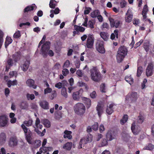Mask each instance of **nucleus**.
<instances>
[{
    "instance_id": "1",
    "label": "nucleus",
    "mask_w": 154,
    "mask_h": 154,
    "mask_svg": "<svg viewBox=\"0 0 154 154\" xmlns=\"http://www.w3.org/2000/svg\"><path fill=\"white\" fill-rule=\"evenodd\" d=\"M128 50L125 46H121L119 48L116 55L118 63H120L123 60Z\"/></svg>"
},
{
    "instance_id": "2",
    "label": "nucleus",
    "mask_w": 154,
    "mask_h": 154,
    "mask_svg": "<svg viewBox=\"0 0 154 154\" xmlns=\"http://www.w3.org/2000/svg\"><path fill=\"white\" fill-rule=\"evenodd\" d=\"M91 77V79L96 82L100 81L101 79L100 73L96 67H93L90 70Z\"/></svg>"
},
{
    "instance_id": "3",
    "label": "nucleus",
    "mask_w": 154,
    "mask_h": 154,
    "mask_svg": "<svg viewBox=\"0 0 154 154\" xmlns=\"http://www.w3.org/2000/svg\"><path fill=\"white\" fill-rule=\"evenodd\" d=\"M74 110L77 115H82L85 112V107L83 104L79 103L74 106Z\"/></svg>"
},
{
    "instance_id": "4",
    "label": "nucleus",
    "mask_w": 154,
    "mask_h": 154,
    "mask_svg": "<svg viewBox=\"0 0 154 154\" xmlns=\"http://www.w3.org/2000/svg\"><path fill=\"white\" fill-rule=\"evenodd\" d=\"M21 127L24 132L25 138L27 142L31 144L32 140L31 136L32 135L31 131L30 130H28V128L24 125H21Z\"/></svg>"
},
{
    "instance_id": "5",
    "label": "nucleus",
    "mask_w": 154,
    "mask_h": 154,
    "mask_svg": "<svg viewBox=\"0 0 154 154\" xmlns=\"http://www.w3.org/2000/svg\"><path fill=\"white\" fill-rule=\"evenodd\" d=\"M138 97L137 93L133 92L129 94L126 96V100H128L130 102L133 103L136 101Z\"/></svg>"
},
{
    "instance_id": "6",
    "label": "nucleus",
    "mask_w": 154,
    "mask_h": 154,
    "mask_svg": "<svg viewBox=\"0 0 154 154\" xmlns=\"http://www.w3.org/2000/svg\"><path fill=\"white\" fill-rule=\"evenodd\" d=\"M50 44L49 42H47L42 47L41 52L44 57H46L48 55V52L50 48Z\"/></svg>"
},
{
    "instance_id": "7",
    "label": "nucleus",
    "mask_w": 154,
    "mask_h": 154,
    "mask_svg": "<svg viewBox=\"0 0 154 154\" xmlns=\"http://www.w3.org/2000/svg\"><path fill=\"white\" fill-rule=\"evenodd\" d=\"M110 22V26L112 28L115 27L116 28L120 27L122 24L121 22L119 20H115L111 17L108 18Z\"/></svg>"
},
{
    "instance_id": "8",
    "label": "nucleus",
    "mask_w": 154,
    "mask_h": 154,
    "mask_svg": "<svg viewBox=\"0 0 154 154\" xmlns=\"http://www.w3.org/2000/svg\"><path fill=\"white\" fill-rule=\"evenodd\" d=\"M94 38L92 35H88L87 39L86 47L88 48H93L94 43Z\"/></svg>"
},
{
    "instance_id": "9",
    "label": "nucleus",
    "mask_w": 154,
    "mask_h": 154,
    "mask_svg": "<svg viewBox=\"0 0 154 154\" xmlns=\"http://www.w3.org/2000/svg\"><path fill=\"white\" fill-rule=\"evenodd\" d=\"M29 64V61L26 59H24L23 60L20 61V65L22 70L25 72L27 70Z\"/></svg>"
},
{
    "instance_id": "10",
    "label": "nucleus",
    "mask_w": 154,
    "mask_h": 154,
    "mask_svg": "<svg viewBox=\"0 0 154 154\" xmlns=\"http://www.w3.org/2000/svg\"><path fill=\"white\" fill-rule=\"evenodd\" d=\"M97 50L100 53L103 54L105 53V49L103 47V42L102 41L98 40L96 44Z\"/></svg>"
},
{
    "instance_id": "11",
    "label": "nucleus",
    "mask_w": 154,
    "mask_h": 154,
    "mask_svg": "<svg viewBox=\"0 0 154 154\" xmlns=\"http://www.w3.org/2000/svg\"><path fill=\"white\" fill-rule=\"evenodd\" d=\"M116 134L115 132L112 130H109L107 132L106 137L107 140L111 141L116 138Z\"/></svg>"
},
{
    "instance_id": "12",
    "label": "nucleus",
    "mask_w": 154,
    "mask_h": 154,
    "mask_svg": "<svg viewBox=\"0 0 154 154\" xmlns=\"http://www.w3.org/2000/svg\"><path fill=\"white\" fill-rule=\"evenodd\" d=\"M132 17L133 14L131 10L129 9L126 14V16L125 18L126 22L128 23L130 22L132 20Z\"/></svg>"
},
{
    "instance_id": "13",
    "label": "nucleus",
    "mask_w": 154,
    "mask_h": 154,
    "mask_svg": "<svg viewBox=\"0 0 154 154\" xmlns=\"http://www.w3.org/2000/svg\"><path fill=\"white\" fill-rule=\"evenodd\" d=\"M7 118L5 116H0V126L1 127L6 126L8 125Z\"/></svg>"
},
{
    "instance_id": "14",
    "label": "nucleus",
    "mask_w": 154,
    "mask_h": 154,
    "mask_svg": "<svg viewBox=\"0 0 154 154\" xmlns=\"http://www.w3.org/2000/svg\"><path fill=\"white\" fill-rule=\"evenodd\" d=\"M17 138L16 137H12L10 138L9 145L10 146L13 147L16 146L17 144Z\"/></svg>"
},
{
    "instance_id": "15",
    "label": "nucleus",
    "mask_w": 154,
    "mask_h": 154,
    "mask_svg": "<svg viewBox=\"0 0 154 154\" xmlns=\"http://www.w3.org/2000/svg\"><path fill=\"white\" fill-rule=\"evenodd\" d=\"M153 65L149 64L146 69V74L147 76H150L152 74Z\"/></svg>"
},
{
    "instance_id": "16",
    "label": "nucleus",
    "mask_w": 154,
    "mask_h": 154,
    "mask_svg": "<svg viewBox=\"0 0 154 154\" xmlns=\"http://www.w3.org/2000/svg\"><path fill=\"white\" fill-rule=\"evenodd\" d=\"M40 106L43 109H49V103L45 100H42L39 102Z\"/></svg>"
},
{
    "instance_id": "17",
    "label": "nucleus",
    "mask_w": 154,
    "mask_h": 154,
    "mask_svg": "<svg viewBox=\"0 0 154 154\" xmlns=\"http://www.w3.org/2000/svg\"><path fill=\"white\" fill-rule=\"evenodd\" d=\"M34 81L31 79H28L26 82V84L28 86L34 89H35L37 87L34 85Z\"/></svg>"
},
{
    "instance_id": "18",
    "label": "nucleus",
    "mask_w": 154,
    "mask_h": 154,
    "mask_svg": "<svg viewBox=\"0 0 154 154\" xmlns=\"http://www.w3.org/2000/svg\"><path fill=\"white\" fill-rule=\"evenodd\" d=\"M82 90L81 89L79 91L74 92L72 94L73 98L74 100H76L79 99V97L81 96Z\"/></svg>"
},
{
    "instance_id": "19",
    "label": "nucleus",
    "mask_w": 154,
    "mask_h": 154,
    "mask_svg": "<svg viewBox=\"0 0 154 154\" xmlns=\"http://www.w3.org/2000/svg\"><path fill=\"white\" fill-rule=\"evenodd\" d=\"M96 110L98 116L99 117H100L103 112V107L100 104H98L96 107Z\"/></svg>"
},
{
    "instance_id": "20",
    "label": "nucleus",
    "mask_w": 154,
    "mask_h": 154,
    "mask_svg": "<svg viewBox=\"0 0 154 154\" xmlns=\"http://www.w3.org/2000/svg\"><path fill=\"white\" fill-rule=\"evenodd\" d=\"M72 146V143L71 142H68L63 145V148L64 149L69 151Z\"/></svg>"
},
{
    "instance_id": "21",
    "label": "nucleus",
    "mask_w": 154,
    "mask_h": 154,
    "mask_svg": "<svg viewBox=\"0 0 154 154\" xmlns=\"http://www.w3.org/2000/svg\"><path fill=\"white\" fill-rule=\"evenodd\" d=\"M100 35L101 38L104 41H106L108 40L109 35L107 32H100Z\"/></svg>"
},
{
    "instance_id": "22",
    "label": "nucleus",
    "mask_w": 154,
    "mask_h": 154,
    "mask_svg": "<svg viewBox=\"0 0 154 154\" xmlns=\"http://www.w3.org/2000/svg\"><path fill=\"white\" fill-rule=\"evenodd\" d=\"M114 105V104L112 103L110 104L109 106H107L106 112L108 115H111L113 112L112 108Z\"/></svg>"
},
{
    "instance_id": "23",
    "label": "nucleus",
    "mask_w": 154,
    "mask_h": 154,
    "mask_svg": "<svg viewBox=\"0 0 154 154\" xmlns=\"http://www.w3.org/2000/svg\"><path fill=\"white\" fill-rule=\"evenodd\" d=\"M82 100L86 104L87 107L88 108L91 105V100L90 99L85 97H83Z\"/></svg>"
},
{
    "instance_id": "24",
    "label": "nucleus",
    "mask_w": 154,
    "mask_h": 154,
    "mask_svg": "<svg viewBox=\"0 0 154 154\" xmlns=\"http://www.w3.org/2000/svg\"><path fill=\"white\" fill-rule=\"evenodd\" d=\"M64 134L63 137L65 138H68L70 139L72 138V136L71 135L72 132L70 131L66 130L64 132Z\"/></svg>"
},
{
    "instance_id": "25",
    "label": "nucleus",
    "mask_w": 154,
    "mask_h": 154,
    "mask_svg": "<svg viewBox=\"0 0 154 154\" xmlns=\"http://www.w3.org/2000/svg\"><path fill=\"white\" fill-rule=\"evenodd\" d=\"M12 57L15 62H17L20 60L21 56L19 53L17 52L13 54Z\"/></svg>"
},
{
    "instance_id": "26",
    "label": "nucleus",
    "mask_w": 154,
    "mask_h": 154,
    "mask_svg": "<svg viewBox=\"0 0 154 154\" xmlns=\"http://www.w3.org/2000/svg\"><path fill=\"white\" fill-rule=\"evenodd\" d=\"M6 141V136L4 133L0 134V144L1 145L4 143Z\"/></svg>"
},
{
    "instance_id": "27",
    "label": "nucleus",
    "mask_w": 154,
    "mask_h": 154,
    "mask_svg": "<svg viewBox=\"0 0 154 154\" xmlns=\"http://www.w3.org/2000/svg\"><path fill=\"white\" fill-rule=\"evenodd\" d=\"M115 37L117 39L118 38V29L115 30L110 36L111 39L112 40L114 39Z\"/></svg>"
},
{
    "instance_id": "28",
    "label": "nucleus",
    "mask_w": 154,
    "mask_h": 154,
    "mask_svg": "<svg viewBox=\"0 0 154 154\" xmlns=\"http://www.w3.org/2000/svg\"><path fill=\"white\" fill-rule=\"evenodd\" d=\"M7 63L8 65L6 66V70H8L14 64L13 61L11 58L7 60Z\"/></svg>"
},
{
    "instance_id": "29",
    "label": "nucleus",
    "mask_w": 154,
    "mask_h": 154,
    "mask_svg": "<svg viewBox=\"0 0 154 154\" xmlns=\"http://www.w3.org/2000/svg\"><path fill=\"white\" fill-rule=\"evenodd\" d=\"M61 93L62 95L64 98H66L68 97V94L67 92L66 88L65 87H63L61 90Z\"/></svg>"
},
{
    "instance_id": "30",
    "label": "nucleus",
    "mask_w": 154,
    "mask_h": 154,
    "mask_svg": "<svg viewBox=\"0 0 154 154\" xmlns=\"http://www.w3.org/2000/svg\"><path fill=\"white\" fill-rule=\"evenodd\" d=\"M136 127L135 123H134L132 124L131 127L132 131L134 134H137L139 131L137 129Z\"/></svg>"
},
{
    "instance_id": "31",
    "label": "nucleus",
    "mask_w": 154,
    "mask_h": 154,
    "mask_svg": "<svg viewBox=\"0 0 154 154\" xmlns=\"http://www.w3.org/2000/svg\"><path fill=\"white\" fill-rule=\"evenodd\" d=\"M74 29L78 31V32H83L85 30V28L79 26H78L76 25L74 26Z\"/></svg>"
},
{
    "instance_id": "32",
    "label": "nucleus",
    "mask_w": 154,
    "mask_h": 154,
    "mask_svg": "<svg viewBox=\"0 0 154 154\" xmlns=\"http://www.w3.org/2000/svg\"><path fill=\"white\" fill-rule=\"evenodd\" d=\"M12 42V40L10 37H7L6 38L5 43V48H7L8 46Z\"/></svg>"
},
{
    "instance_id": "33",
    "label": "nucleus",
    "mask_w": 154,
    "mask_h": 154,
    "mask_svg": "<svg viewBox=\"0 0 154 154\" xmlns=\"http://www.w3.org/2000/svg\"><path fill=\"white\" fill-rule=\"evenodd\" d=\"M87 143H88V142L86 139L85 138H84L81 139L79 143V149L82 148V144L84 145Z\"/></svg>"
},
{
    "instance_id": "34",
    "label": "nucleus",
    "mask_w": 154,
    "mask_h": 154,
    "mask_svg": "<svg viewBox=\"0 0 154 154\" xmlns=\"http://www.w3.org/2000/svg\"><path fill=\"white\" fill-rule=\"evenodd\" d=\"M33 122V121L32 119H29L28 121H25L23 122V124L22 125H24L25 126H26L27 127H29L31 126Z\"/></svg>"
},
{
    "instance_id": "35",
    "label": "nucleus",
    "mask_w": 154,
    "mask_h": 154,
    "mask_svg": "<svg viewBox=\"0 0 154 154\" xmlns=\"http://www.w3.org/2000/svg\"><path fill=\"white\" fill-rule=\"evenodd\" d=\"M40 122L39 119L38 118H37L35 121V125L37 128L41 129H42L43 126L42 125L40 124Z\"/></svg>"
},
{
    "instance_id": "36",
    "label": "nucleus",
    "mask_w": 154,
    "mask_h": 154,
    "mask_svg": "<svg viewBox=\"0 0 154 154\" xmlns=\"http://www.w3.org/2000/svg\"><path fill=\"white\" fill-rule=\"evenodd\" d=\"M35 7V5L32 6H29L26 8L24 9V12L25 13L28 12V11H32L34 9V8Z\"/></svg>"
},
{
    "instance_id": "37",
    "label": "nucleus",
    "mask_w": 154,
    "mask_h": 154,
    "mask_svg": "<svg viewBox=\"0 0 154 154\" xmlns=\"http://www.w3.org/2000/svg\"><path fill=\"white\" fill-rule=\"evenodd\" d=\"M42 122L45 127L48 128H49L50 127V123L48 120L46 119H43L42 120Z\"/></svg>"
},
{
    "instance_id": "38",
    "label": "nucleus",
    "mask_w": 154,
    "mask_h": 154,
    "mask_svg": "<svg viewBox=\"0 0 154 154\" xmlns=\"http://www.w3.org/2000/svg\"><path fill=\"white\" fill-rule=\"evenodd\" d=\"M49 7L52 8H54L57 6V2L55 0H51L49 4Z\"/></svg>"
},
{
    "instance_id": "39",
    "label": "nucleus",
    "mask_w": 154,
    "mask_h": 154,
    "mask_svg": "<svg viewBox=\"0 0 154 154\" xmlns=\"http://www.w3.org/2000/svg\"><path fill=\"white\" fill-rule=\"evenodd\" d=\"M99 14V11L98 10H95L91 13V16L92 18H95L97 17Z\"/></svg>"
},
{
    "instance_id": "40",
    "label": "nucleus",
    "mask_w": 154,
    "mask_h": 154,
    "mask_svg": "<svg viewBox=\"0 0 154 154\" xmlns=\"http://www.w3.org/2000/svg\"><path fill=\"white\" fill-rule=\"evenodd\" d=\"M20 106L21 109H26L28 108V105L26 102H23L21 103Z\"/></svg>"
},
{
    "instance_id": "41",
    "label": "nucleus",
    "mask_w": 154,
    "mask_h": 154,
    "mask_svg": "<svg viewBox=\"0 0 154 154\" xmlns=\"http://www.w3.org/2000/svg\"><path fill=\"white\" fill-rule=\"evenodd\" d=\"M128 119V115H124L122 119L120 121V123L122 125H123L127 121Z\"/></svg>"
},
{
    "instance_id": "42",
    "label": "nucleus",
    "mask_w": 154,
    "mask_h": 154,
    "mask_svg": "<svg viewBox=\"0 0 154 154\" xmlns=\"http://www.w3.org/2000/svg\"><path fill=\"white\" fill-rule=\"evenodd\" d=\"M128 119V115H124L122 119L120 121V123L122 125H123L127 121Z\"/></svg>"
},
{
    "instance_id": "43",
    "label": "nucleus",
    "mask_w": 154,
    "mask_h": 154,
    "mask_svg": "<svg viewBox=\"0 0 154 154\" xmlns=\"http://www.w3.org/2000/svg\"><path fill=\"white\" fill-rule=\"evenodd\" d=\"M17 84V81L16 80H14L12 81L9 80L8 83V87H10L11 85H16Z\"/></svg>"
},
{
    "instance_id": "44",
    "label": "nucleus",
    "mask_w": 154,
    "mask_h": 154,
    "mask_svg": "<svg viewBox=\"0 0 154 154\" xmlns=\"http://www.w3.org/2000/svg\"><path fill=\"white\" fill-rule=\"evenodd\" d=\"M125 81L128 82L129 84L131 85L133 83V79L131 78L130 76L128 77L126 76L125 78Z\"/></svg>"
},
{
    "instance_id": "45",
    "label": "nucleus",
    "mask_w": 154,
    "mask_h": 154,
    "mask_svg": "<svg viewBox=\"0 0 154 154\" xmlns=\"http://www.w3.org/2000/svg\"><path fill=\"white\" fill-rule=\"evenodd\" d=\"M3 32L0 30V48L2 47L3 42Z\"/></svg>"
},
{
    "instance_id": "46",
    "label": "nucleus",
    "mask_w": 154,
    "mask_h": 154,
    "mask_svg": "<svg viewBox=\"0 0 154 154\" xmlns=\"http://www.w3.org/2000/svg\"><path fill=\"white\" fill-rule=\"evenodd\" d=\"M153 148L154 146L151 143H149L148 146H146L144 147L143 149L152 150L153 149Z\"/></svg>"
},
{
    "instance_id": "47",
    "label": "nucleus",
    "mask_w": 154,
    "mask_h": 154,
    "mask_svg": "<svg viewBox=\"0 0 154 154\" xmlns=\"http://www.w3.org/2000/svg\"><path fill=\"white\" fill-rule=\"evenodd\" d=\"M39 150L41 153H45L48 151L47 147L45 146L41 147Z\"/></svg>"
},
{
    "instance_id": "48",
    "label": "nucleus",
    "mask_w": 154,
    "mask_h": 154,
    "mask_svg": "<svg viewBox=\"0 0 154 154\" xmlns=\"http://www.w3.org/2000/svg\"><path fill=\"white\" fill-rule=\"evenodd\" d=\"M85 138L86 139L88 143H89L92 141L93 136L91 134H89Z\"/></svg>"
},
{
    "instance_id": "49",
    "label": "nucleus",
    "mask_w": 154,
    "mask_h": 154,
    "mask_svg": "<svg viewBox=\"0 0 154 154\" xmlns=\"http://www.w3.org/2000/svg\"><path fill=\"white\" fill-rule=\"evenodd\" d=\"M115 152L117 154H122L123 153V149L120 147H116L115 149Z\"/></svg>"
},
{
    "instance_id": "50",
    "label": "nucleus",
    "mask_w": 154,
    "mask_h": 154,
    "mask_svg": "<svg viewBox=\"0 0 154 154\" xmlns=\"http://www.w3.org/2000/svg\"><path fill=\"white\" fill-rule=\"evenodd\" d=\"M143 71V68L142 67L140 66L138 67L137 71V76L139 77L140 76Z\"/></svg>"
},
{
    "instance_id": "51",
    "label": "nucleus",
    "mask_w": 154,
    "mask_h": 154,
    "mask_svg": "<svg viewBox=\"0 0 154 154\" xmlns=\"http://www.w3.org/2000/svg\"><path fill=\"white\" fill-rule=\"evenodd\" d=\"M41 141L40 140H37L35 141L34 147L37 148L39 147L41 145Z\"/></svg>"
},
{
    "instance_id": "52",
    "label": "nucleus",
    "mask_w": 154,
    "mask_h": 154,
    "mask_svg": "<svg viewBox=\"0 0 154 154\" xmlns=\"http://www.w3.org/2000/svg\"><path fill=\"white\" fill-rule=\"evenodd\" d=\"M17 74V72L16 71L10 72L9 73V77L11 78L14 76H15L16 77Z\"/></svg>"
},
{
    "instance_id": "53",
    "label": "nucleus",
    "mask_w": 154,
    "mask_h": 154,
    "mask_svg": "<svg viewBox=\"0 0 154 154\" xmlns=\"http://www.w3.org/2000/svg\"><path fill=\"white\" fill-rule=\"evenodd\" d=\"M100 90L102 92H106L105 86L104 84H102L100 86Z\"/></svg>"
},
{
    "instance_id": "54",
    "label": "nucleus",
    "mask_w": 154,
    "mask_h": 154,
    "mask_svg": "<svg viewBox=\"0 0 154 154\" xmlns=\"http://www.w3.org/2000/svg\"><path fill=\"white\" fill-rule=\"evenodd\" d=\"M137 122L140 123H142L144 121V118L141 116H139L137 119Z\"/></svg>"
},
{
    "instance_id": "55",
    "label": "nucleus",
    "mask_w": 154,
    "mask_h": 154,
    "mask_svg": "<svg viewBox=\"0 0 154 154\" xmlns=\"http://www.w3.org/2000/svg\"><path fill=\"white\" fill-rule=\"evenodd\" d=\"M51 95L50 96L51 99L53 100L54 97L56 96L57 94L55 91H52Z\"/></svg>"
},
{
    "instance_id": "56",
    "label": "nucleus",
    "mask_w": 154,
    "mask_h": 154,
    "mask_svg": "<svg viewBox=\"0 0 154 154\" xmlns=\"http://www.w3.org/2000/svg\"><path fill=\"white\" fill-rule=\"evenodd\" d=\"M109 28V24L106 23H103L102 26V29H108Z\"/></svg>"
},
{
    "instance_id": "57",
    "label": "nucleus",
    "mask_w": 154,
    "mask_h": 154,
    "mask_svg": "<svg viewBox=\"0 0 154 154\" xmlns=\"http://www.w3.org/2000/svg\"><path fill=\"white\" fill-rule=\"evenodd\" d=\"M92 128L94 131H96L98 130V124L97 122H95L92 125Z\"/></svg>"
},
{
    "instance_id": "58",
    "label": "nucleus",
    "mask_w": 154,
    "mask_h": 154,
    "mask_svg": "<svg viewBox=\"0 0 154 154\" xmlns=\"http://www.w3.org/2000/svg\"><path fill=\"white\" fill-rule=\"evenodd\" d=\"M127 2L125 0H121L120 2V6L122 8L125 7L126 5Z\"/></svg>"
},
{
    "instance_id": "59",
    "label": "nucleus",
    "mask_w": 154,
    "mask_h": 154,
    "mask_svg": "<svg viewBox=\"0 0 154 154\" xmlns=\"http://www.w3.org/2000/svg\"><path fill=\"white\" fill-rule=\"evenodd\" d=\"M14 37L15 38H18L20 36V33L19 31L16 32L14 35Z\"/></svg>"
},
{
    "instance_id": "60",
    "label": "nucleus",
    "mask_w": 154,
    "mask_h": 154,
    "mask_svg": "<svg viewBox=\"0 0 154 154\" xmlns=\"http://www.w3.org/2000/svg\"><path fill=\"white\" fill-rule=\"evenodd\" d=\"M148 7L147 5H145L144 7L142 12L143 14H146L148 11Z\"/></svg>"
},
{
    "instance_id": "61",
    "label": "nucleus",
    "mask_w": 154,
    "mask_h": 154,
    "mask_svg": "<svg viewBox=\"0 0 154 154\" xmlns=\"http://www.w3.org/2000/svg\"><path fill=\"white\" fill-rule=\"evenodd\" d=\"M27 97L28 100L30 99L32 100L35 98V96L33 94H27Z\"/></svg>"
},
{
    "instance_id": "62",
    "label": "nucleus",
    "mask_w": 154,
    "mask_h": 154,
    "mask_svg": "<svg viewBox=\"0 0 154 154\" xmlns=\"http://www.w3.org/2000/svg\"><path fill=\"white\" fill-rule=\"evenodd\" d=\"M52 90L51 88H46L44 90V94H45L50 93L52 91Z\"/></svg>"
},
{
    "instance_id": "63",
    "label": "nucleus",
    "mask_w": 154,
    "mask_h": 154,
    "mask_svg": "<svg viewBox=\"0 0 154 154\" xmlns=\"http://www.w3.org/2000/svg\"><path fill=\"white\" fill-rule=\"evenodd\" d=\"M70 65V62L69 60H67L64 63L63 67L68 68L69 66Z\"/></svg>"
},
{
    "instance_id": "64",
    "label": "nucleus",
    "mask_w": 154,
    "mask_h": 154,
    "mask_svg": "<svg viewBox=\"0 0 154 154\" xmlns=\"http://www.w3.org/2000/svg\"><path fill=\"white\" fill-rule=\"evenodd\" d=\"M69 71L66 69H63L62 71V73L64 76H66L69 73Z\"/></svg>"
}]
</instances>
